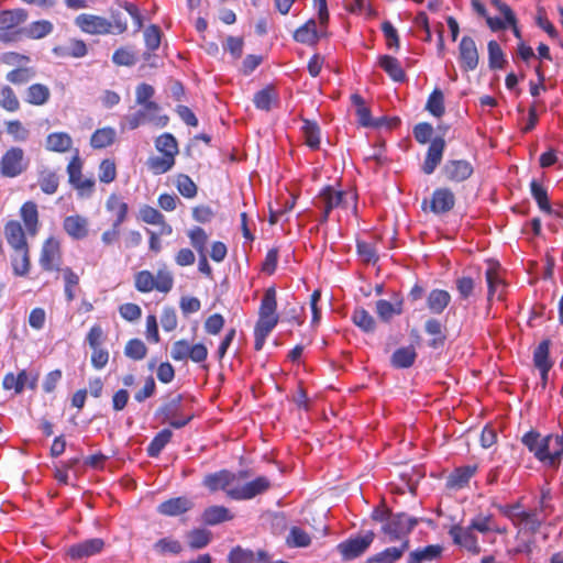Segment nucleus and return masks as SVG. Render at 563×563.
Returning a JSON list of instances; mask_svg holds the SVG:
<instances>
[{
	"mask_svg": "<svg viewBox=\"0 0 563 563\" xmlns=\"http://www.w3.org/2000/svg\"><path fill=\"white\" fill-rule=\"evenodd\" d=\"M521 442L539 462L559 468L563 456V433L541 437L540 432L530 430L522 435Z\"/></svg>",
	"mask_w": 563,
	"mask_h": 563,
	"instance_id": "f257e3e1",
	"label": "nucleus"
},
{
	"mask_svg": "<svg viewBox=\"0 0 563 563\" xmlns=\"http://www.w3.org/2000/svg\"><path fill=\"white\" fill-rule=\"evenodd\" d=\"M276 289L269 287L265 290L258 309V320L254 328V349L261 351L266 338L278 323Z\"/></svg>",
	"mask_w": 563,
	"mask_h": 563,
	"instance_id": "f03ea898",
	"label": "nucleus"
},
{
	"mask_svg": "<svg viewBox=\"0 0 563 563\" xmlns=\"http://www.w3.org/2000/svg\"><path fill=\"white\" fill-rule=\"evenodd\" d=\"M155 147L162 156L148 158L147 167L155 175L165 174L175 165V157L179 152L178 143L172 133H163L156 139Z\"/></svg>",
	"mask_w": 563,
	"mask_h": 563,
	"instance_id": "7ed1b4c3",
	"label": "nucleus"
},
{
	"mask_svg": "<svg viewBox=\"0 0 563 563\" xmlns=\"http://www.w3.org/2000/svg\"><path fill=\"white\" fill-rule=\"evenodd\" d=\"M128 15L133 20L134 33L141 31L143 16L137 5L128 1H119L117 8L109 10L110 34H123L128 31Z\"/></svg>",
	"mask_w": 563,
	"mask_h": 563,
	"instance_id": "20e7f679",
	"label": "nucleus"
},
{
	"mask_svg": "<svg viewBox=\"0 0 563 563\" xmlns=\"http://www.w3.org/2000/svg\"><path fill=\"white\" fill-rule=\"evenodd\" d=\"M29 18L23 8L0 11V42L13 43L20 41L24 35L22 26Z\"/></svg>",
	"mask_w": 563,
	"mask_h": 563,
	"instance_id": "39448f33",
	"label": "nucleus"
},
{
	"mask_svg": "<svg viewBox=\"0 0 563 563\" xmlns=\"http://www.w3.org/2000/svg\"><path fill=\"white\" fill-rule=\"evenodd\" d=\"M174 286V277L166 269H158L156 275L151 271L143 269L134 275V287L139 292L147 294L153 290L168 294Z\"/></svg>",
	"mask_w": 563,
	"mask_h": 563,
	"instance_id": "423d86ee",
	"label": "nucleus"
},
{
	"mask_svg": "<svg viewBox=\"0 0 563 563\" xmlns=\"http://www.w3.org/2000/svg\"><path fill=\"white\" fill-rule=\"evenodd\" d=\"M419 523V519L411 517L406 512L389 514L387 521L383 525L382 531L386 536V541L394 542L409 540L408 536Z\"/></svg>",
	"mask_w": 563,
	"mask_h": 563,
	"instance_id": "0eeeda50",
	"label": "nucleus"
},
{
	"mask_svg": "<svg viewBox=\"0 0 563 563\" xmlns=\"http://www.w3.org/2000/svg\"><path fill=\"white\" fill-rule=\"evenodd\" d=\"M29 164L23 148L11 146L0 158V175L4 178H15L29 168Z\"/></svg>",
	"mask_w": 563,
	"mask_h": 563,
	"instance_id": "6e6552de",
	"label": "nucleus"
},
{
	"mask_svg": "<svg viewBox=\"0 0 563 563\" xmlns=\"http://www.w3.org/2000/svg\"><path fill=\"white\" fill-rule=\"evenodd\" d=\"M62 245L57 238L48 236L41 246L38 264L44 272H59L63 267Z\"/></svg>",
	"mask_w": 563,
	"mask_h": 563,
	"instance_id": "1a4fd4ad",
	"label": "nucleus"
},
{
	"mask_svg": "<svg viewBox=\"0 0 563 563\" xmlns=\"http://www.w3.org/2000/svg\"><path fill=\"white\" fill-rule=\"evenodd\" d=\"M140 106L141 109H139L135 113L126 117L128 126L130 130H135L146 121L153 122L159 128H164L168 124V115H157L161 108L155 101L141 103Z\"/></svg>",
	"mask_w": 563,
	"mask_h": 563,
	"instance_id": "9d476101",
	"label": "nucleus"
},
{
	"mask_svg": "<svg viewBox=\"0 0 563 563\" xmlns=\"http://www.w3.org/2000/svg\"><path fill=\"white\" fill-rule=\"evenodd\" d=\"M170 357L176 362L191 360L194 363H202L208 357V349L203 343L190 344L187 340L180 339L173 343Z\"/></svg>",
	"mask_w": 563,
	"mask_h": 563,
	"instance_id": "9b49d317",
	"label": "nucleus"
},
{
	"mask_svg": "<svg viewBox=\"0 0 563 563\" xmlns=\"http://www.w3.org/2000/svg\"><path fill=\"white\" fill-rule=\"evenodd\" d=\"M183 396L177 395L169 401L163 404L156 411L157 417H163L162 422H168L172 428L180 429L187 426L192 419L194 413L180 415Z\"/></svg>",
	"mask_w": 563,
	"mask_h": 563,
	"instance_id": "f8f14e48",
	"label": "nucleus"
},
{
	"mask_svg": "<svg viewBox=\"0 0 563 563\" xmlns=\"http://www.w3.org/2000/svg\"><path fill=\"white\" fill-rule=\"evenodd\" d=\"M346 194L342 190H335L332 186H324L316 200V206L322 209V216L320 218L321 223H325L329 220V216L334 208H345Z\"/></svg>",
	"mask_w": 563,
	"mask_h": 563,
	"instance_id": "ddd939ff",
	"label": "nucleus"
},
{
	"mask_svg": "<svg viewBox=\"0 0 563 563\" xmlns=\"http://www.w3.org/2000/svg\"><path fill=\"white\" fill-rule=\"evenodd\" d=\"M374 539L375 533L367 531L363 536L352 537L339 543L338 550L344 560L350 561L361 556L369 548Z\"/></svg>",
	"mask_w": 563,
	"mask_h": 563,
	"instance_id": "4468645a",
	"label": "nucleus"
},
{
	"mask_svg": "<svg viewBox=\"0 0 563 563\" xmlns=\"http://www.w3.org/2000/svg\"><path fill=\"white\" fill-rule=\"evenodd\" d=\"M429 205V210L434 214H444L451 211L455 206L454 192L446 187L437 188L430 198V201H422V209L426 210Z\"/></svg>",
	"mask_w": 563,
	"mask_h": 563,
	"instance_id": "2eb2a0df",
	"label": "nucleus"
},
{
	"mask_svg": "<svg viewBox=\"0 0 563 563\" xmlns=\"http://www.w3.org/2000/svg\"><path fill=\"white\" fill-rule=\"evenodd\" d=\"M247 476L249 473L246 471H240L238 474H234L230 471L222 470L217 473L208 474L203 479V484L212 492L222 489L228 495L230 489L235 488L232 485L238 478L243 479Z\"/></svg>",
	"mask_w": 563,
	"mask_h": 563,
	"instance_id": "dca6fc26",
	"label": "nucleus"
},
{
	"mask_svg": "<svg viewBox=\"0 0 563 563\" xmlns=\"http://www.w3.org/2000/svg\"><path fill=\"white\" fill-rule=\"evenodd\" d=\"M75 25L79 27L82 33L89 35L110 34L108 19L101 15L81 13L75 18Z\"/></svg>",
	"mask_w": 563,
	"mask_h": 563,
	"instance_id": "f3484780",
	"label": "nucleus"
},
{
	"mask_svg": "<svg viewBox=\"0 0 563 563\" xmlns=\"http://www.w3.org/2000/svg\"><path fill=\"white\" fill-rule=\"evenodd\" d=\"M271 488V481L266 476H258L255 479L238 486L228 492V496L234 500L252 499Z\"/></svg>",
	"mask_w": 563,
	"mask_h": 563,
	"instance_id": "a211bd4d",
	"label": "nucleus"
},
{
	"mask_svg": "<svg viewBox=\"0 0 563 563\" xmlns=\"http://www.w3.org/2000/svg\"><path fill=\"white\" fill-rule=\"evenodd\" d=\"M459 60L461 69L464 73L473 71L479 63V54L475 41L464 35L459 44Z\"/></svg>",
	"mask_w": 563,
	"mask_h": 563,
	"instance_id": "6ab92c4d",
	"label": "nucleus"
},
{
	"mask_svg": "<svg viewBox=\"0 0 563 563\" xmlns=\"http://www.w3.org/2000/svg\"><path fill=\"white\" fill-rule=\"evenodd\" d=\"M449 534L454 544L465 549L470 553L478 554L481 552L477 537L470 526L462 527L461 525H453L449 530Z\"/></svg>",
	"mask_w": 563,
	"mask_h": 563,
	"instance_id": "aec40b11",
	"label": "nucleus"
},
{
	"mask_svg": "<svg viewBox=\"0 0 563 563\" xmlns=\"http://www.w3.org/2000/svg\"><path fill=\"white\" fill-rule=\"evenodd\" d=\"M473 173L472 164L465 159H449L442 168L444 178L451 183H462L468 179Z\"/></svg>",
	"mask_w": 563,
	"mask_h": 563,
	"instance_id": "412c9836",
	"label": "nucleus"
},
{
	"mask_svg": "<svg viewBox=\"0 0 563 563\" xmlns=\"http://www.w3.org/2000/svg\"><path fill=\"white\" fill-rule=\"evenodd\" d=\"M445 145V141L442 136L432 139L421 167L426 175H431L439 166L444 154Z\"/></svg>",
	"mask_w": 563,
	"mask_h": 563,
	"instance_id": "4be33fe9",
	"label": "nucleus"
},
{
	"mask_svg": "<svg viewBox=\"0 0 563 563\" xmlns=\"http://www.w3.org/2000/svg\"><path fill=\"white\" fill-rule=\"evenodd\" d=\"M104 541L101 538H92L82 542L73 544L67 550V554L73 560H81L91 555L98 554L102 551Z\"/></svg>",
	"mask_w": 563,
	"mask_h": 563,
	"instance_id": "5701e85b",
	"label": "nucleus"
},
{
	"mask_svg": "<svg viewBox=\"0 0 563 563\" xmlns=\"http://www.w3.org/2000/svg\"><path fill=\"white\" fill-rule=\"evenodd\" d=\"M194 503L185 497H174L161 503L157 507L158 514L167 517H176L192 509Z\"/></svg>",
	"mask_w": 563,
	"mask_h": 563,
	"instance_id": "b1692460",
	"label": "nucleus"
},
{
	"mask_svg": "<svg viewBox=\"0 0 563 563\" xmlns=\"http://www.w3.org/2000/svg\"><path fill=\"white\" fill-rule=\"evenodd\" d=\"M4 236L12 250H21L29 246L25 231L16 220H10L4 224Z\"/></svg>",
	"mask_w": 563,
	"mask_h": 563,
	"instance_id": "393cba45",
	"label": "nucleus"
},
{
	"mask_svg": "<svg viewBox=\"0 0 563 563\" xmlns=\"http://www.w3.org/2000/svg\"><path fill=\"white\" fill-rule=\"evenodd\" d=\"M20 217L30 236H35L40 230V217L37 205L32 201H25L20 208Z\"/></svg>",
	"mask_w": 563,
	"mask_h": 563,
	"instance_id": "a878e982",
	"label": "nucleus"
},
{
	"mask_svg": "<svg viewBox=\"0 0 563 563\" xmlns=\"http://www.w3.org/2000/svg\"><path fill=\"white\" fill-rule=\"evenodd\" d=\"M64 231L74 240H82L88 235V220L79 214L68 216L63 221Z\"/></svg>",
	"mask_w": 563,
	"mask_h": 563,
	"instance_id": "bb28decb",
	"label": "nucleus"
},
{
	"mask_svg": "<svg viewBox=\"0 0 563 563\" xmlns=\"http://www.w3.org/2000/svg\"><path fill=\"white\" fill-rule=\"evenodd\" d=\"M478 466L476 464L473 465H464L456 467L448 477L446 486L449 488L460 489L465 487L470 479L476 474Z\"/></svg>",
	"mask_w": 563,
	"mask_h": 563,
	"instance_id": "cd10ccee",
	"label": "nucleus"
},
{
	"mask_svg": "<svg viewBox=\"0 0 563 563\" xmlns=\"http://www.w3.org/2000/svg\"><path fill=\"white\" fill-rule=\"evenodd\" d=\"M409 549V540H404L397 547L386 548L367 559V563H396Z\"/></svg>",
	"mask_w": 563,
	"mask_h": 563,
	"instance_id": "c85d7f7f",
	"label": "nucleus"
},
{
	"mask_svg": "<svg viewBox=\"0 0 563 563\" xmlns=\"http://www.w3.org/2000/svg\"><path fill=\"white\" fill-rule=\"evenodd\" d=\"M12 273L16 277H26L31 271V254L30 246L13 250L11 256Z\"/></svg>",
	"mask_w": 563,
	"mask_h": 563,
	"instance_id": "c756f323",
	"label": "nucleus"
},
{
	"mask_svg": "<svg viewBox=\"0 0 563 563\" xmlns=\"http://www.w3.org/2000/svg\"><path fill=\"white\" fill-rule=\"evenodd\" d=\"M278 93L274 86L267 85L258 90L254 97L253 102L256 109L262 111H269L278 104Z\"/></svg>",
	"mask_w": 563,
	"mask_h": 563,
	"instance_id": "7c9ffc66",
	"label": "nucleus"
},
{
	"mask_svg": "<svg viewBox=\"0 0 563 563\" xmlns=\"http://www.w3.org/2000/svg\"><path fill=\"white\" fill-rule=\"evenodd\" d=\"M60 176L56 170L44 167L38 170L37 185L45 195H54L59 187Z\"/></svg>",
	"mask_w": 563,
	"mask_h": 563,
	"instance_id": "2f4dec72",
	"label": "nucleus"
},
{
	"mask_svg": "<svg viewBox=\"0 0 563 563\" xmlns=\"http://www.w3.org/2000/svg\"><path fill=\"white\" fill-rule=\"evenodd\" d=\"M320 35L317 31V23L309 19L294 32V40L298 43L314 46L319 42Z\"/></svg>",
	"mask_w": 563,
	"mask_h": 563,
	"instance_id": "473e14b6",
	"label": "nucleus"
},
{
	"mask_svg": "<svg viewBox=\"0 0 563 563\" xmlns=\"http://www.w3.org/2000/svg\"><path fill=\"white\" fill-rule=\"evenodd\" d=\"M451 301V295L444 289H432L427 296V308L433 314H441Z\"/></svg>",
	"mask_w": 563,
	"mask_h": 563,
	"instance_id": "72a5a7b5",
	"label": "nucleus"
},
{
	"mask_svg": "<svg viewBox=\"0 0 563 563\" xmlns=\"http://www.w3.org/2000/svg\"><path fill=\"white\" fill-rule=\"evenodd\" d=\"M378 65L394 81L402 82L406 80V73L396 57L382 55L378 58Z\"/></svg>",
	"mask_w": 563,
	"mask_h": 563,
	"instance_id": "f704fd0d",
	"label": "nucleus"
},
{
	"mask_svg": "<svg viewBox=\"0 0 563 563\" xmlns=\"http://www.w3.org/2000/svg\"><path fill=\"white\" fill-rule=\"evenodd\" d=\"M73 146V139L66 132H53L46 137L45 147L49 152L65 153Z\"/></svg>",
	"mask_w": 563,
	"mask_h": 563,
	"instance_id": "c9c22d12",
	"label": "nucleus"
},
{
	"mask_svg": "<svg viewBox=\"0 0 563 563\" xmlns=\"http://www.w3.org/2000/svg\"><path fill=\"white\" fill-rule=\"evenodd\" d=\"M442 547L439 544H430L411 551L407 558V563H424L431 562L440 558Z\"/></svg>",
	"mask_w": 563,
	"mask_h": 563,
	"instance_id": "e433bc0d",
	"label": "nucleus"
},
{
	"mask_svg": "<svg viewBox=\"0 0 563 563\" xmlns=\"http://www.w3.org/2000/svg\"><path fill=\"white\" fill-rule=\"evenodd\" d=\"M417 358L416 349L412 345L397 349L391 357L390 364L395 368H409Z\"/></svg>",
	"mask_w": 563,
	"mask_h": 563,
	"instance_id": "4c0bfd02",
	"label": "nucleus"
},
{
	"mask_svg": "<svg viewBox=\"0 0 563 563\" xmlns=\"http://www.w3.org/2000/svg\"><path fill=\"white\" fill-rule=\"evenodd\" d=\"M106 209L115 217L113 222H117V224H123L128 218L129 206L117 194H111L107 198Z\"/></svg>",
	"mask_w": 563,
	"mask_h": 563,
	"instance_id": "58836bf2",
	"label": "nucleus"
},
{
	"mask_svg": "<svg viewBox=\"0 0 563 563\" xmlns=\"http://www.w3.org/2000/svg\"><path fill=\"white\" fill-rule=\"evenodd\" d=\"M231 519H233V515L224 506H210L202 512V521L207 526H216Z\"/></svg>",
	"mask_w": 563,
	"mask_h": 563,
	"instance_id": "ea45409f",
	"label": "nucleus"
},
{
	"mask_svg": "<svg viewBox=\"0 0 563 563\" xmlns=\"http://www.w3.org/2000/svg\"><path fill=\"white\" fill-rule=\"evenodd\" d=\"M551 341L545 339L539 343L533 352V363L539 371H550L553 362L550 360Z\"/></svg>",
	"mask_w": 563,
	"mask_h": 563,
	"instance_id": "a19ab883",
	"label": "nucleus"
},
{
	"mask_svg": "<svg viewBox=\"0 0 563 563\" xmlns=\"http://www.w3.org/2000/svg\"><path fill=\"white\" fill-rule=\"evenodd\" d=\"M530 191L532 198L536 200L542 212L547 214H552L554 212L550 205L547 189L537 179H532L530 181Z\"/></svg>",
	"mask_w": 563,
	"mask_h": 563,
	"instance_id": "79ce46f5",
	"label": "nucleus"
},
{
	"mask_svg": "<svg viewBox=\"0 0 563 563\" xmlns=\"http://www.w3.org/2000/svg\"><path fill=\"white\" fill-rule=\"evenodd\" d=\"M64 279V294L68 302L76 297V288L79 286V275L71 267L66 266L59 271Z\"/></svg>",
	"mask_w": 563,
	"mask_h": 563,
	"instance_id": "37998d69",
	"label": "nucleus"
},
{
	"mask_svg": "<svg viewBox=\"0 0 563 563\" xmlns=\"http://www.w3.org/2000/svg\"><path fill=\"white\" fill-rule=\"evenodd\" d=\"M424 330L428 334L433 336V339L429 343L431 347L438 349L444 345L446 335L439 320L434 318L428 319L424 323Z\"/></svg>",
	"mask_w": 563,
	"mask_h": 563,
	"instance_id": "c03bdc74",
	"label": "nucleus"
},
{
	"mask_svg": "<svg viewBox=\"0 0 563 563\" xmlns=\"http://www.w3.org/2000/svg\"><path fill=\"white\" fill-rule=\"evenodd\" d=\"M54 51L62 56L75 58L84 57L88 53L85 41L79 38H70L67 45L56 47Z\"/></svg>",
	"mask_w": 563,
	"mask_h": 563,
	"instance_id": "a18cd8bd",
	"label": "nucleus"
},
{
	"mask_svg": "<svg viewBox=\"0 0 563 563\" xmlns=\"http://www.w3.org/2000/svg\"><path fill=\"white\" fill-rule=\"evenodd\" d=\"M53 24L48 20H38L30 23L24 27L23 37L40 40L53 32Z\"/></svg>",
	"mask_w": 563,
	"mask_h": 563,
	"instance_id": "49530a36",
	"label": "nucleus"
},
{
	"mask_svg": "<svg viewBox=\"0 0 563 563\" xmlns=\"http://www.w3.org/2000/svg\"><path fill=\"white\" fill-rule=\"evenodd\" d=\"M402 312V300H396L390 302L385 299L376 301V313L383 321H389L394 316L401 314Z\"/></svg>",
	"mask_w": 563,
	"mask_h": 563,
	"instance_id": "de8ad7c7",
	"label": "nucleus"
},
{
	"mask_svg": "<svg viewBox=\"0 0 563 563\" xmlns=\"http://www.w3.org/2000/svg\"><path fill=\"white\" fill-rule=\"evenodd\" d=\"M474 531H478L481 533H488V532H497L501 533L503 530H500L494 520V516L492 514L483 515L479 514L478 516L474 517L470 525H468Z\"/></svg>",
	"mask_w": 563,
	"mask_h": 563,
	"instance_id": "09e8293b",
	"label": "nucleus"
},
{
	"mask_svg": "<svg viewBox=\"0 0 563 563\" xmlns=\"http://www.w3.org/2000/svg\"><path fill=\"white\" fill-rule=\"evenodd\" d=\"M115 140V130L110 126L97 129L91 137L90 145L93 148H104L114 143Z\"/></svg>",
	"mask_w": 563,
	"mask_h": 563,
	"instance_id": "8fccbe9b",
	"label": "nucleus"
},
{
	"mask_svg": "<svg viewBox=\"0 0 563 563\" xmlns=\"http://www.w3.org/2000/svg\"><path fill=\"white\" fill-rule=\"evenodd\" d=\"M301 130L305 137V143L311 150H318L320 146V128L318 123L316 121L303 119Z\"/></svg>",
	"mask_w": 563,
	"mask_h": 563,
	"instance_id": "3c124183",
	"label": "nucleus"
},
{
	"mask_svg": "<svg viewBox=\"0 0 563 563\" xmlns=\"http://www.w3.org/2000/svg\"><path fill=\"white\" fill-rule=\"evenodd\" d=\"M353 323L366 333H373L376 328V322L372 314L363 307H357L352 313Z\"/></svg>",
	"mask_w": 563,
	"mask_h": 563,
	"instance_id": "603ef678",
	"label": "nucleus"
},
{
	"mask_svg": "<svg viewBox=\"0 0 563 563\" xmlns=\"http://www.w3.org/2000/svg\"><path fill=\"white\" fill-rule=\"evenodd\" d=\"M173 432L165 428L161 430L148 444L146 452L150 457H157L163 449L172 440Z\"/></svg>",
	"mask_w": 563,
	"mask_h": 563,
	"instance_id": "864d4df0",
	"label": "nucleus"
},
{
	"mask_svg": "<svg viewBox=\"0 0 563 563\" xmlns=\"http://www.w3.org/2000/svg\"><path fill=\"white\" fill-rule=\"evenodd\" d=\"M188 545L192 550L206 548L212 539L211 531L203 528H196L187 533Z\"/></svg>",
	"mask_w": 563,
	"mask_h": 563,
	"instance_id": "5fc2aeb1",
	"label": "nucleus"
},
{
	"mask_svg": "<svg viewBox=\"0 0 563 563\" xmlns=\"http://www.w3.org/2000/svg\"><path fill=\"white\" fill-rule=\"evenodd\" d=\"M426 110L435 118H441L445 113L444 95L439 88L429 95Z\"/></svg>",
	"mask_w": 563,
	"mask_h": 563,
	"instance_id": "6e6d98bb",
	"label": "nucleus"
},
{
	"mask_svg": "<svg viewBox=\"0 0 563 563\" xmlns=\"http://www.w3.org/2000/svg\"><path fill=\"white\" fill-rule=\"evenodd\" d=\"M51 91L47 86L42 84H33L27 88L26 101L30 104L42 106L49 99Z\"/></svg>",
	"mask_w": 563,
	"mask_h": 563,
	"instance_id": "4d7b16f0",
	"label": "nucleus"
},
{
	"mask_svg": "<svg viewBox=\"0 0 563 563\" xmlns=\"http://www.w3.org/2000/svg\"><path fill=\"white\" fill-rule=\"evenodd\" d=\"M311 543L310 536L300 527L292 526L286 538V544L289 548H307Z\"/></svg>",
	"mask_w": 563,
	"mask_h": 563,
	"instance_id": "13d9d810",
	"label": "nucleus"
},
{
	"mask_svg": "<svg viewBox=\"0 0 563 563\" xmlns=\"http://www.w3.org/2000/svg\"><path fill=\"white\" fill-rule=\"evenodd\" d=\"M487 51L489 68L503 69L507 62L500 45L495 40H492L487 44Z\"/></svg>",
	"mask_w": 563,
	"mask_h": 563,
	"instance_id": "bf43d9fd",
	"label": "nucleus"
},
{
	"mask_svg": "<svg viewBox=\"0 0 563 563\" xmlns=\"http://www.w3.org/2000/svg\"><path fill=\"white\" fill-rule=\"evenodd\" d=\"M485 278L488 287V300L492 299L497 288L503 285V279L499 274V265L494 262L488 263V268L485 273Z\"/></svg>",
	"mask_w": 563,
	"mask_h": 563,
	"instance_id": "052dcab7",
	"label": "nucleus"
},
{
	"mask_svg": "<svg viewBox=\"0 0 563 563\" xmlns=\"http://www.w3.org/2000/svg\"><path fill=\"white\" fill-rule=\"evenodd\" d=\"M27 379V374L25 369H22L18 375L13 373H8L4 375L2 380V386L4 389L10 390L14 389L16 394L23 391Z\"/></svg>",
	"mask_w": 563,
	"mask_h": 563,
	"instance_id": "680f3d73",
	"label": "nucleus"
},
{
	"mask_svg": "<svg viewBox=\"0 0 563 563\" xmlns=\"http://www.w3.org/2000/svg\"><path fill=\"white\" fill-rule=\"evenodd\" d=\"M176 188L179 194L187 198L192 199L197 196L198 187L195 181L186 174H179L175 181Z\"/></svg>",
	"mask_w": 563,
	"mask_h": 563,
	"instance_id": "e2e57ef3",
	"label": "nucleus"
},
{
	"mask_svg": "<svg viewBox=\"0 0 563 563\" xmlns=\"http://www.w3.org/2000/svg\"><path fill=\"white\" fill-rule=\"evenodd\" d=\"M124 354L133 361H141L147 354V347L140 339H131L124 346Z\"/></svg>",
	"mask_w": 563,
	"mask_h": 563,
	"instance_id": "0e129e2a",
	"label": "nucleus"
},
{
	"mask_svg": "<svg viewBox=\"0 0 563 563\" xmlns=\"http://www.w3.org/2000/svg\"><path fill=\"white\" fill-rule=\"evenodd\" d=\"M0 107L8 112H16L20 109V101L10 86H3L0 91Z\"/></svg>",
	"mask_w": 563,
	"mask_h": 563,
	"instance_id": "69168bd1",
	"label": "nucleus"
},
{
	"mask_svg": "<svg viewBox=\"0 0 563 563\" xmlns=\"http://www.w3.org/2000/svg\"><path fill=\"white\" fill-rule=\"evenodd\" d=\"M136 60L134 51L128 46L119 47L112 54V62L118 66H133Z\"/></svg>",
	"mask_w": 563,
	"mask_h": 563,
	"instance_id": "338daca9",
	"label": "nucleus"
},
{
	"mask_svg": "<svg viewBox=\"0 0 563 563\" xmlns=\"http://www.w3.org/2000/svg\"><path fill=\"white\" fill-rule=\"evenodd\" d=\"M99 180L103 184H110L117 178V165L114 159H102L99 165Z\"/></svg>",
	"mask_w": 563,
	"mask_h": 563,
	"instance_id": "774afa93",
	"label": "nucleus"
}]
</instances>
